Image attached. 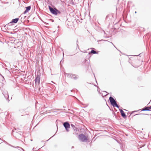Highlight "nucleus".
Segmentation results:
<instances>
[{"mask_svg": "<svg viewBox=\"0 0 151 151\" xmlns=\"http://www.w3.org/2000/svg\"><path fill=\"white\" fill-rule=\"evenodd\" d=\"M55 122H56V123H57V120L56 121H55Z\"/></svg>", "mask_w": 151, "mask_h": 151, "instance_id": "21", "label": "nucleus"}, {"mask_svg": "<svg viewBox=\"0 0 151 151\" xmlns=\"http://www.w3.org/2000/svg\"><path fill=\"white\" fill-rule=\"evenodd\" d=\"M3 94L4 95L5 98L7 100L9 98V96L8 95V93L7 91H5L3 93Z\"/></svg>", "mask_w": 151, "mask_h": 151, "instance_id": "7", "label": "nucleus"}, {"mask_svg": "<svg viewBox=\"0 0 151 151\" xmlns=\"http://www.w3.org/2000/svg\"><path fill=\"white\" fill-rule=\"evenodd\" d=\"M12 131L13 132H14V130H13V129L12 130Z\"/></svg>", "mask_w": 151, "mask_h": 151, "instance_id": "20", "label": "nucleus"}, {"mask_svg": "<svg viewBox=\"0 0 151 151\" xmlns=\"http://www.w3.org/2000/svg\"><path fill=\"white\" fill-rule=\"evenodd\" d=\"M137 114L136 115H139V114Z\"/></svg>", "mask_w": 151, "mask_h": 151, "instance_id": "18", "label": "nucleus"}, {"mask_svg": "<svg viewBox=\"0 0 151 151\" xmlns=\"http://www.w3.org/2000/svg\"><path fill=\"white\" fill-rule=\"evenodd\" d=\"M71 126L73 127H75V126H74V125H73L72 124H71Z\"/></svg>", "mask_w": 151, "mask_h": 151, "instance_id": "16", "label": "nucleus"}, {"mask_svg": "<svg viewBox=\"0 0 151 151\" xmlns=\"http://www.w3.org/2000/svg\"><path fill=\"white\" fill-rule=\"evenodd\" d=\"M136 12H135V13H136Z\"/></svg>", "mask_w": 151, "mask_h": 151, "instance_id": "23", "label": "nucleus"}, {"mask_svg": "<svg viewBox=\"0 0 151 151\" xmlns=\"http://www.w3.org/2000/svg\"><path fill=\"white\" fill-rule=\"evenodd\" d=\"M151 109V106L150 107H145L141 110L143 111H150V109Z\"/></svg>", "mask_w": 151, "mask_h": 151, "instance_id": "11", "label": "nucleus"}, {"mask_svg": "<svg viewBox=\"0 0 151 151\" xmlns=\"http://www.w3.org/2000/svg\"><path fill=\"white\" fill-rule=\"evenodd\" d=\"M19 20V18H16L13 19L11 22H10V23L15 24L17 23Z\"/></svg>", "mask_w": 151, "mask_h": 151, "instance_id": "8", "label": "nucleus"}, {"mask_svg": "<svg viewBox=\"0 0 151 151\" xmlns=\"http://www.w3.org/2000/svg\"><path fill=\"white\" fill-rule=\"evenodd\" d=\"M65 75H67V76L71 78L74 79H77L78 77V76L76 75H73L72 74H65Z\"/></svg>", "mask_w": 151, "mask_h": 151, "instance_id": "5", "label": "nucleus"}, {"mask_svg": "<svg viewBox=\"0 0 151 151\" xmlns=\"http://www.w3.org/2000/svg\"><path fill=\"white\" fill-rule=\"evenodd\" d=\"M61 61H60V66H61Z\"/></svg>", "mask_w": 151, "mask_h": 151, "instance_id": "17", "label": "nucleus"}, {"mask_svg": "<svg viewBox=\"0 0 151 151\" xmlns=\"http://www.w3.org/2000/svg\"><path fill=\"white\" fill-rule=\"evenodd\" d=\"M119 111L121 113L122 116L124 118H125L126 117V115L125 113L121 109H119Z\"/></svg>", "mask_w": 151, "mask_h": 151, "instance_id": "10", "label": "nucleus"}, {"mask_svg": "<svg viewBox=\"0 0 151 151\" xmlns=\"http://www.w3.org/2000/svg\"><path fill=\"white\" fill-rule=\"evenodd\" d=\"M79 139L82 142H86L87 141V137L86 136L81 134L79 135Z\"/></svg>", "mask_w": 151, "mask_h": 151, "instance_id": "2", "label": "nucleus"}, {"mask_svg": "<svg viewBox=\"0 0 151 151\" xmlns=\"http://www.w3.org/2000/svg\"><path fill=\"white\" fill-rule=\"evenodd\" d=\"M14 67L15 68L17 67V66H15Z\"/></svg>", "mask_w": 151, "mask_h": 151, "instance_id": "19", "label": "nucleus"}, {"mask_svg": "<svg viewBox=\"0 0 151 151\" xmlns=\"http://www.w3.org/2000/svg\"><path fill=\"white\" fill-rule=\"evenodd\" d=\"M60 11H59L58 10H57V14H60Z\"/></svg>", "mask_w": 151, "mask_h": 151, "instance_id": "15", "label": "nucleus"}, {"mask_svg": "<svg viewBox=\"0 0 151 151\" xmlns=\"http://www.w3.org/2000/svg\"><path fill=\"white\" fill-rule=\"evenodd\" d=\"M141 110L140 109H139V110H138V111H139V110Z\"/></svg>", "mask_w": 151, "mask_h": 151, "instance_id": "22", "label": "nucleus"}, {"mask_svg": "<svg viewBox=\"0 0 151 151\" xmlns=\"http://www.w3.org/2000/svg\"><path fill=\"white\" fill-rule=\"evenodd\" d=\"M17 44L19 46H17V45H16V46H15V48H18V47H20V46H21L22 43L21 42H17Z\"/></svg>", "mask_w": 151, "mask_h": 151, "instance_id": "12", "label": "nucleus"}, {"mask_svg": "<svg viewBox=\"0 0 151 151\" xmlns=\"http://www.w3.org/2000/svg\"><path fill=\"white\" fill-rule=\"evenodd\" d=\"M63 55H64V53H63Z\"/></svg>", "mask_w": 151, "mask_h": 151, "instance_id": "24", "label": "nucleus"}, {"mask_svg": "<svg viewBox=\"0 0 151 151\" xmlns=\"http://www.w3.org/2000/svg\"><path fill=\"white\" fill-rule=\"evenodd\" d=\"M96 52L93 50H92L90 52H89V54L90 53L95 54H96Z\"/></svg>", "mask_w": 151, "mask_h": 151, "instance_id": "14", "label": "nucleus"}, {"mask_svg": "<svg viewBox=\"0 0 151 151\" xmlns=\"http://www.w3.org/2000/svg\"><path fill=\"white\" fill-rule=\"evenodd\" d=\"M109 100L111 104L113 107H116L118 108H119V106L116 103L115 100L113 98L111 97H110L109 98Z\"/></svg>", "mask_w": 151, "mask_h": 151, "instance_id": "1", "label": "nucleus"}, {"mask_svg": "<svg viewBox=\"0 0 151 151\" xmlns=\"http://www.w3.org/2000/svg\"><path fill=\"white\" fill-rule=\"evenodd\" d=\"M31 8V6H29L26 7V10L24 11V14H25L26 13H27V12H28V11H29L30 10Z\"/></svg>", "mask_w": 151, "mask_h": 151, "instance_id": "9", "label": "nucleus"}, {"mask_svg": "<svg viewBox=\"0 0 151 151\" xmlns=\"http://www.w3.org/2000/svg\"><path fill=\"white\" fill-rule=\"evenodd\" d=\"M136 111H134V112H136Z\"/></svg>", "mask_w": 151, "mask_h": 151, "instance_id": "25", "label": "nucleus"}, {"mask_svg": "<svg viewBox=\"0 0 151 151\" xmlns=\"http://www.w3.org/2000/svg\"><path fill=\"white\" fill-rule=\"evenodd\" d=\"M8 145H9L10 146H11V147H13L16 148H18V149H19V148H20V149H22V150L23 151H24V150L22 148V147H18V146H17V147H14V146H13L12 145H10V144H8Z\"/></svg>", "mask_w": 151, "mask_h": 151, "instance_id": "13", "label": "nucleus"}, {"mask_svg": "<svg viewBox=\"0 0 151 151\" xmlns=\"http://www.w3.org/2000/svg\"><path fill=\"white\" fill-rule=\"evenodd\" d=\"M73 147H72V148H73Z\"/></svg>", "mask_w": 151, "mask_h": 151, "instance_id": "26", "label": "nucleus"}, {"mask_svg": "<svg viewBox=\"0 0 151 151\" xmlns=\"http://www.w3.org/2000/svg\"><path fill=\"white\" fill-rule=\"evenodd\" d=\"M63 126L66 129L67 131L68 132L69 131L68 129L70 128V125L69 123L68 122H65L64 123Z\"/></svg>", "mask_w": 151, "mask_h": 151, "instance_id": "6", "label": "nucleus"}, {"mask_svg": "<svg viewBox=\"0 0 151 151\" xmlns=\"http://www.w3.org/2000/svg\"><path fill=\"white\" fill-rule=\"evenodd\" d=\"M49 9L52 14L57 15V9L56 8H53L50 6H49Z\"/></svg>", "mask_w": 151, "mask_h": 151, "instance_id": "3", "label": "nucleus"}, {"mask_svg": "<svg viewBox=\"0 0 151 151\" xmlns=\"http://www.w3.org/2000/svg\"><path fill=\"white\" fill-rule=\"evenodd\" d=\"M40 77L39 75H37L35 79V84L36 85H39L40 83Z\"/></svg>", "mask_w": 151, "mask_h": 151, "instance_id": "4", "label": "nucleus"}]
</instances>
